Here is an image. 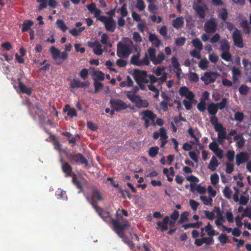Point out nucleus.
Wrapping results in <instances>:
<instances>
[{
	"instance_id": "nucleus-1",
	"label": "nucleus",
	"mask_w": 251,
	"mask_h": 251,
	"mask_svg": "<svg viewBox=\"0 0 251 251\" xmlns=\"http://www.w3.org/2000/svg\"><path fill=\"white\" fill-rule=\"evenodd\" d=\"M115 216L116 219H111V223L113 226V230L122 239V241L129 247L130 249L133 250L135 248V244L132 241L133 236H132L131 233L130 232L129 233L131 236L130 239L123 233L125 230L130 226L127 219L123 218L122 214L118 212L116 213Z\"/></svg>"
},
{
	"instance_id": "nucleus-2",
	"label": "nucleus",
	"mask_w": 251,
	"mask_h": 251,
	"mask_svg": "<svg viewBox=\"0 0 251 251\" xmlns=\"http://www.w3.org/2000/svg\"><path fill=\"white\" fill-rule=\"evenodd\" d=\"M132 75L135 82L139 85V89L142 90H146L147 86L145 84L149 83V80L147 78V72L144 70L134 69Z\"/></svg>"
},
{
	"instance_id": "nucleus-3",
	"label": "nucleus",
	"mask_w": 251,
	"mask_h": 251,
	"mask_svg": "<svg viewBox=\"0 0 251 251\" xmlns=\"http://www.w3.org/2000/svg\"><path fill=\"white\" fill-rule=\"evenodd\" d=\"M129 42L130 44H123L121 42L118 43L117 54L119 57H127L131 53V46L133 43L131 40Z\"/></svg>"
},
{
	"instance_id": "nucleus-4",
	"label": "nucleus",
	"mask_w": 251,
	"mask_h": 251,
	"mask_svg": "<svg viewBox=\"0 0 251 251\" xmlns=\"http://www.w3.org/2000/svg\"><path fill=\"white\" fill-rule=\"evenodd\" d=\"M67 158L72 163L84 165L86 167L89 166L88 161L81 153H70L67 155Z\"/></svg>"
},
{
	"instance_id": "nucleus-5",
	"label": "nucleus",
	"mask_w": 251,
	"mask_h": 251,
	"mask_svg": "<svg viewBox=\"0 0 251 251\" xmlns=\"http://www.w3.org/2000/svg\"><path fill=\"white\" fill-rule=\"evenodd\" d=\"M86 199L89 203L93 207L96 212L98 214L100 218H101L105 222L107 221V219L111 221L112 218H110L109 213L105 212L101 207L99 206L97 201L90 200V198L89 197H87Z\"/></svg>"
},
{
	"instance_id": "nucleus-6",
	"label": "nucleus",
	"mask_w": 251,
	"mask_h": 251,
	"mask_svg": "<svg viewBox=\"0 0 251 251\" xmlns=\"http://www.w3.org/2000/svg\"><path fill=\"white\" fill-rule=\"evenodd\" d=\"M232 37L234 44L237 47L241 49L244 47L242 33L241 30L237 28H235L232 34Z\"/></svg>"
},
{
	"instance_id": "nucleus-7",
	"label": "nucleus",
	"mask_w": 251,
	"mask_h": 251,
	"mask_svg": "<svg viewBox=\"0 0 251 251\" xmlns=\"http://www.w3.org/2000/svg\"><path fill=\"white\" fill-rule=\"evenodd\" d=\"M110 104L111 107L117 112L125 110L128 107L126 103L120 99L111 100Z\"/></svg>"
},
{
	"instance_id": "nucleus-8",
	"label": "nucleus",
	"mask_w": 251,
	"mask_h": 251,
	"mask_svg": "<svg viewBox=\"0 0 251 251\" xmlns=\"http://www.w3.org/2000/svg\"><path fill=\"white\" fill-rule=\"evenodd\" d=\"M219 75L217 72H206L203 76L201 77V79L206 85L213 83L215 81L217 76Z\"/></svg>"
},
{
	"instance_id": "nucleus-9",
	"label": "nucleus",
	"mask_w": 251,
	"mask_h": 251,
	"mask_svg": "<svg viewBox=\"0 0 251 251\" xmlns=\"http://www.w3.org/2000/svg\"><path fill=\"white\" fill-rule=\"evenodd\" d=\"M128 99L133 103L136 105L138 108H147L149 105L148 101L146 100H143L140 96L130 97L128 96Z\"/></svg>"
},
{
	"instance_id": "nucleus-10",
	"label": "nucleus",
	"mask_w": 251,
	"mask_h": 251,
	"mask_svg": "<svg viewBox=\"0 0 251 251\" xmlns=\"http://www.w3.org/2000/svg\"><path fill=\"white\" fill-rule=\"evenodd\" d=\"M205 31L207 33H214L217 28V24L216 22V19L214 18L210 19L206 22L204 25Z\"/></svg>"
},
{
	"instance_id": "nucleus-11",
	"label": "nucleus",
	"mask_w": 251,
	"mask_h": 251,
	"mask_svg": "<svg viewBox=\"0 0 251 251\" xmlns=\"http://www.w3.org/2000/svg\"><path fill=\"white\" fill-rule=\"evenodd\" d=\"M89 85L90 82L89 81L82 82L79 79L75 78H74L71 80L70 83V86L72 89L84 88L88 87Z\"/></svg>"
},
{
	"instance_id": "nucleus-12",
	"label": "nucleus",
	"mask_w": 251,
	"mask_h": 251,
	"mask_svg": "<svg viewBox=\"0 0 251 251\" xmlns=\"http://www.w3.org/2000/svg\"><path fill=\"white\" fill-rule=\"evenodd\" d=\"M249 158V156L247 152H240L236 155V163L237 166H240L241 164L247 162Z\"/></svg>"
},
{
	"instance_id": "nucleus-13",
	"label": "nucleus",
	"mask_w": 251,
	"mask_h": 251,
	"mask_svg": "<svg viewBox=\"0 0 251 251\" xmlns=\"http://www.w3.org/2000/svg\"><path fill=\"white\" fill-rule=\"evenodd\" d=\"M193 8L194 10L196 12L199 18L203 19L205 17V12L207 10V8L206 5L203 6H201L199 4H195L193 5Z\"/></svg>"
},
{
	"instance_id": "nucleus-14",
	"label": "nucleus",
	"mask_w": 251,
	"mask_h": 251,
	"mask_svg": "<svg viewBox=\"0 0 251 251\" xmlns=\"http://www.w3.org/2000/svg\"><path fill=\"white\" fill-rule=\"evenodd\" d=\"M61 169L63 173L65 174V177H69L75 174L73 172L72 167L69 164L68 162H64L61 165Z\"/></svg>"
},
{
	"instance_id": "nucleus-15",
	"label": "nucleus",
	"mask_w": 251,
	"mask_h": 251,
	"mask_svg": "<svg viewBox=\"0 0 251 251\" xmlns=\"http://www.w3.org/2000/svg\"><path fill=\"white\" fill-rule=\"evenodd\" d=\"M116 23L115 20L110 17L104 24V26L106 30L108 31L113 32L116 28Z\"/></svg>"
},
{
	"instance_id": "nucleus-16",
	"label": "nucleus",
	"mask_w": 251,
	"mask_h": 251,
	"mask_svg": "<svg viewBox=\"0 0 251 251\" xmlns=\"http://www.w3.org/2000/svg\"><path fill=\"white\" fill-rule=\"evenodd\" d=\"M142 119H144L145 118H148L151 121L152 124L154 126H156V122H155V119L156 118V115L154 114L152 111L149 110H146L142 112Z\"/></svg>"
},
{
	"instance_id": "nucleus-17",
	"label": "nucleus",
	"mask_w": 251,
	"mask_h": 251,
	"mask_svg": "<svg viewBox=\"0 0 251 251\" xmlns=\"http://www.w3.org/2000/svg\"><path fill=\"white\" fill-rule=\"evenodd\" d=\"M173 26L176 29H180L183 26L184 19L183 17L179 16L173 21Z\"/></svg>"
},
{
	"instance_id": "nucleus-18",
	"label": "nucleus",
	"mask_w": 251,
	"mask_h": 251,
	"mask_svg": "<svg viewBox=\"0 0 251 251\" xmlns=\"http://www.w3.org/2000/svg\"><path fill=\"white\" fill-rule=\"evenodd\" d=\"M149 40L156 48H158L161 44L160 40L158 39L155 34L150 33L149 36Z\"/></svg>"
},
{
	"instance_id": "nucleus-19",
	"label": "nucleus",
	"mask_w": 251,
	"mask_h": 251,
	"mask_svg": "<svg viewBox=\"0 0 251 251\" xmlns=\"http://www.w3.org/2000/svg\"><path fill=\"white\" fill-rule=\"evenodd\" d=\"M218 110L217 104L214 102L209 103L207 107L208 114L211 116L216 115Z\"/></svg>"
},
{
	"instance_id": "nucleus-20",
	"label": "nucleus",
	"mask_w": 251,
	"mask_h": 251,
	"mask_svg": "<svg viewBox=\"0 0 251 251\" xmlns=\"http://www.w3.org/2000/svg\"><path fill=\"white\" fill-rule=\"evenodd\" d=\"M91 201H101L103 200V198L101 196L100 191L96 188H94L92 190V198L90 199Z\"/></svg>"
},
{
	"instance_id": "nucleus-21",
	"label": "nucleus",
	"mask_w": 251,
	"mask_h": 251,
	"mask_svg": "<svg viewBox=\"0 0 251 251\" xmlns=\"http://www.w3.org/2000/svg\"><path fill=\"white\" fill-rule=\"evenodd\" d=\"M34 23L30 20H25L22 24V28L21 31L23 33L25 32L30 29L33 25Z\"/></svg>"
},
{
	"instance_id": "nucleus-22",
	"label": "nucleus",
	"mask_w": 251,
	"mask_h": 251,
	"mask_svg": "<svg viewBox=\"0 0 251 251\" xmlns=\"http://www.w3.org/2000/svg\"><path fill=\"white\" fill-rule=\"evenodd\" d=\"M93 76L94 81H102L104 80V74L101 71H94L93 73Z\"/></svg>"
},
{
	"instance_id": "nucleus-23",
	"label": "nucleus",
	"mask_w": 251,
	"mask_h": 251,
	"mask_svg": "<svg viewBox=\"0 0 251 251\" xmlns=\"http://www.w3.org/2000/svg\"><path fill=\"white\" fill-rule=\"evenodd\" d=\"M240 26L243 29V32L245 34H250L251 32V28L250 27L248 22L247 20L242 21L240 24Z\"/></svg>"
},
{
	"instance_id": "nucleus-24",
	"label": "nucleus",
	"mask_w": 251,
	"mask_h": 251,
	"mask_svg": "<svg viewBox=\"0 0 251 251\" xmlns=\"http://www.w3.org/2000/svg\"><path fill=\"white\" fill-rule=\"evenodd\" d=\"M19 88L20 91L23 93L27 94L28 96H30L32 93V90L30 88L27 87L25 84L22 82H19Z\"/></svg>"
},
{
	"instance_id": "nucleus-25",
	"label": "nucleus",
	"mask_w": 251,
	"mask_h": 251,
	"mask_svg": "<svg viewBox=\"0 0 251 251\" xmlns=\"http://www.w3.org/2000/svg\"><path fill=\"white\" fill-rule=\"evenodd\" d=\"M220 49L223 51H229L230 44L228 41L226 39H222L220 42Z\"/></svg>"
},
{
	"instance_id": "nucleus-26",
	"label": "nucleus",
	"mask_w": 251,
	"mask_h": 251,
	"mask_svg": "<svg viewBox=\"0 0 251 251\" xmlns=\"http://www.w3.org/2000/svg\"><path fill=\"white\" fill-rule=\"evenodd\" d=\"M218 161L217 158L213 156L208 166V168L212 171H214L216 167L219 166Z\"/></svg>"
},
{
	"instance_id": "nucleus-27",
	"label": "nucleus",
	"mask_w": 251,
	"mask_h": 251,
	"mask_svg": "<svg viewBox=\"0 0 251 251\" xmlns=\"http://www.w3.org/2000/svg\"><path fill=\"white\" fill-rule=\"evenodd\" d=\"M50 51L51 54L52 58L54 60L57 61V59H58V58L59 57V56L60 55V50L58 49H57V48H56L55 47L52 46L50 49Z\"/></svg>"
},
{
	"instance_id": "nucleus-28",
	"label": "nucleus",
	"mask_w": 251,
	"mask_h": 251,
	"mask_svg": "<svg viewBox=\"0 0 251 251\" xmlns=\"http://www.w3.org/2000/svg\"><path fill=\"white\" fill-rule=\"evenodd\" d=\"M204 230L207 232V235L209 236H213L219 234L218 232H216L213 228L212 226L209 222L208 223L207 226H205Z\"/></svg>"
},
{
	"instance_id": "nucleus-29",
	"label": "nucleus",
	"mask_w": 251,
	"mask_h": 251,
	"mask_svg": "<svg viewBox=\"0 0 251 251\" xmlns=\"http://www.w3.org/2000/svg\"><path fill=\"white\" fill-rule=\"evenodd\" d=\"M64 112L68 111L67 115L71 117H75L77 116V113L75 109L74 108H71L69 104L65 106V107L63 108Z\"/></svg>"
},
{
	"instance_id": "nucleus-30",
	"label": "nucleus",
	"mask_w": 251,
	"mask_h": 251,
	"mask_svg": "<svg viewBox=\"0 0 251 251\" xmlns=\"http://www.w3.org/2000/svg\"><path fill=\"white\" fill-rule=\"evenodd\" d=\"M140 53L138 52L136 54L133 55L130 58V63L137 66H141L140 62Z\"/></svg>"
},
{
	"instance_id": "nucleus-31",
	"label": "nucleus",
	"mask_w": 251,
	"mask_h": 251,
	"mask_svg": "<svg viewBox=\"0 0 251 251\" xmlns=\"http://www.w3.org/2000/svg\"><path fill=\"white\" fill-rule=\"evenodd\" d=\"M165 59V54L163 52H160L158 53L157 57L155 58L152 62L154 65H159L161 64L163 61Z\"/></svg>"
},
{
	"instance_id": "nucleus-32",
	"label": "nucleus",
	"mask_w": 251,
	"mask_h": 251,
	"mask_svg": "<svg viewBox=\"0 0 251 251\" xmlns=\"http://www.w3.org/2000/svg\"><path fill=\"white\" fill-rule=\"evenodd\" d=\"M225 139H229L228 137H226V128L221 131H220V132H218V141L219 143L222 144L223 143L222 140Z\"/></svg>"
},
{
	"instance_id": "nucleus-33",
	"label": "nucleus",
	"mask_w": 251,
	"mask_h": 251,
	"mask_svg": "<svg viewBox=\"0 0 251 251\" xmlns=\"http://www.w3.org/2000/svg\"><path fill=\"white\" fill-rule=\"evenodd\" d=\"M219 16L223 20L224 22H226L228 17V12L225 7L221 9L219 12Z\"/></svg>"
},
{
	"instance_id": "nucleus-34",
	"label": "nucleus",
	"mask_w": 251,
	"mask_h": 251,
	"mask_svg": "<svg viewBox=\"0 0 251 251\" xmlns=\"http://www.w3.org/2000/svg\"><path fill=\"white\" fill-rule=\"evenodd\" d=\"M192 43L193 46L198 49L199 51H201L202 50L203 45L199 38H196L193 39L192 41Z\"/></svg>"
},
{
	"instance_id": "nucleus-35",
	"label": "nucleus",
	"mask_w": 251,
	"mask_h": 251,
	"mask_svg": "<svg viewBox=\"0 0 251 251\" xmlns=\"http://www.w3.org/2000/svg\"><path fill=\"white\" fill-rule=\"evenodd\" d=\"M148 52L150 59L153 62L154 59L156 57V50L155 49L150 47L148 49Z\"/></svg>"
},
{
	"instance_id": "nucleus-36",
	"label": "nucleus",
	"mask_w": 251,
	"mask_h": 251,
	"mask_svg": "<svg viewBox=\"0 0 251 251\" xmlns=\"http://www.w3.org/2000/svg\"><path fill=\"white\" fill-rule=\"evenodd\" d=\"M200 199L204 205L210 206L212 205L213 200L212 198H207L206 196H201Z\"/></svg>"
},
{
	"instance_id": "nucleus-37",
	"label": "nucleus",
	"mask_w": 251,
	"mask_h": 251,
	"mask_svg": "<svg viewBox=\"0 0 251 251\" xmlns=\"http://www.w3.org/2000/svg\"><path fill=\"white\" fill-rule=\"evenodd\" d=\"M56 24L58 27L60 28L63 32H65L68 29V27L65 24L63 20L59 19L56 22Z\"/></svg>"
},
{
	"instance_id": "nucleus-38",
	"label": "nucleus",
	"mask_w": 251,
	"mask_h": 251,
	"mask_svg": "<svg viewBox=\"0 0 251 251\" xmlns=\"http://www.w3.org/2000/svg\"><path fill=\"white\" fill-rule=\"evenodd\" d=\"M244 113L242 112H236L234 114V118L231 119L232 121L235 120L238 123H241L243 121L244 119Z\"/></svg>"
},
{
	"instance_id": "nucleus-39",
	"label": "nucleus",
	"mask_w": 251,
	"mask_h": 251,
	"mask_svg": "<svg viewBox=\"0 0 251 251\" xmlns=\"http://www.w3.org/2000/svg\"><path fill=\"white\" fill-rule=\"evenodd\" d=\"M221 58L226 61H230L232 59V56L229 51H223L221 55Z\"/></svg>"
},
{
	"instance_id": "nucleus-40",
	"label": "nucleus",
	"mask_w": 251,
	"mask_h": 251,
	"mask_svg": "<svg viewBox=\"0 0 251 251\" xmlns=\"http://www.w3.org/2000/svg\"><path fill=\"white\" fill-rule=\"evenodd\" d=\"M189 80L192 82H197L199 80V75L196 73L189 72Z\"/></svg>"
},
{
	"instance_id": "nucleus-41",
	"label": "nucleus",
	"mask_w": 251,
	"mask_h": 251,
	"mask_svg": "<svg viewBox=\"0 0 251 251\" xmlns=\"http://www.w3.org/2000/svg\"><path fill=\"white\" fill-rule=\"evenodd\" d=\"M189 213L187 211H185L181 214L180 218L178 221V224H181L184 222H187L188 221V216Z\"/></svg>"
},
{
	"instance_id": "nucleus-42",
	"label": "nucleus",
	"mask_w": 251,
	"mask_h": 251,
	"mask_svg": "<svg viewBox=\"0 0 251 251\" xmlns=\"http://www.w3.org/2000/svg\"><path fill=\"white\" fill-rule=\"evenodd\" d=\"M127 4L124 3L120 9H118L117 12L120 13L122 18L126 17L128 14V11L127 10Z\"/></svg>"
},
{
	"instance_id": "nucleus-43",
	"label": "nucleus",
	"mask_w": 251,
	"mask_h": 251,
	"mask_svg": "<svg viewBox=\"0 0 251 251\" xmlns=\"http://www.w3.org/2000/svg\"><path fill=\"white\" fill-rule=\"evenodd\" d=\"M85 29V26L79 27L78 29L74 28L69 30V32L74 36H77L79 35V33L83 31Z\"/></svg>"
},
{
	"instance_id": "nucleus-44",
	"label": "nucleus",
	"mask_w": 251,
	"mask_h": 251,
	"mask_svg": "<svg viewBox=\"0 0 251 251\" xmlns=\"http://www.w3.org/2000/svg\"><path fill=\"white\" fill-rule=\"evenodd\" d=\"M209 62L206 58L201 59L199 62V67L202 70H206L208 66Z\"/></svg>"
},
{
	"instance_id": "nucleus-45",
	"label": "nucleus",
	"mask_w": 251,
	"mask_h": 251,
	"mask_svg": "<svg viewBox=\"0 0 251 251\" xmlns=\"http://www.w3.org/2000/svg\"><path fill=\"white\" fill-rule=\"evenodd\" d=\"M158 147H151L149 151V154L151 157H155L158 153L159 151Z\"/></svg>"
},
{
	"instance_id": "nucleus-46",
	"label": "nucleus",
	"mask_w": 251,
	"mask_h": 251,
	"mask_svg": "<svg viewBox=\"0 0 251 251\" xmlns=\"http://www.w3.org/2000/svg\"><path fill=\"white\" fill-rule=\"evenodd\" d=\"M93 85L95 88V93H98L100 90L102 89L103 87V84L100 81H94Z\"/></svg>"
},
{
	"instance_id": "nucleus-47",
	"label": "nucleus",
	"mask_w": 251,
	"mask_h": 251,
	"mask_svg": "<svg viewBox=\"0 0 251 251\" xmlns=\"http://www.w3.org/2000/svg\"><path fill=\"white\" fill-rule=\"evenodd\" d=\"M223 192L224 197L226 198L227 199H230L231 198V195L232 194V191L228 186H226L225 187Z\"/></svg>"
},
{
	"instance_id": "nucleus-48",
	"label": "nucleus",
	"mask_w": 251,
	"mask_h": 251,
	"mask_svg": "<svg viewBox=\"0 0 251 251\" xmlns=\"http://www.w3.org/2000/svg\"><path fill=\"white\" fill-rule=\"evenodd\" d=\"M139 87L138 86H135L133 87V90L131 91H128L126 93V96L128 98V96L130 97L139 96V95H136V94L139 91Z\"/></svg>"
},
{
	"instance_id": "nucleus-49",
	"label": "nucleus",
	"mask_w": 251,
	"mask_h": 251,
	"mask_svg": "<svg viewBox=\"0 0 251 251\" xmlns=\"http://www.w3.org/2000/svg\"><path fill=\"white\" fill-rule=\"evenodd\" d=\"M197 109L200 112H204L206 109V101L204 100H201V101L197 104Z\"/></svg>"
},
{
	"instance_id": "nucleus-50",
	"label": "nucleus",
	"mask_w": 251,
	"mask_h": 251,
	"mask_svg": "<svg viewBox=\"0 0 251 251\" xmlns=\"http://www.w3.org/2000/svg\"><path fill=\"white\" fill-rule=\"evenodd\" d=\"M150 63V62L148 58V54L147 53H146L143 58L140 59L139 63L141 64V66H142L144 65L149 66Z\"/></svg>"
},
{
	"instance_id": "nucleus-51",
	"label": "nucleus",
	"mask_w": 251,
	"mask_h": 251,
	"mask_svg": "<svg viewBox=\"0 0 251 251\" xmlns=\"http://www.w3.org/2000/svg\"><path fill=\"white\" fill-rule=\"evenodd\" d=\"M136 7L140 11H143L146 7V5L143 0H137Z\"/></svg>"
},
{
	"instance_id": "nucleus-52",
	"label": "nucleus",
	"mask_w": 251,
	"mask_h": 251,
	"mask_svg": "<svg viewBox=\"0 0 251 251\" xmlns=\"http://www.w3.org/2000/svg\"><path fill=\"white\" fill-rule=\"evenodd\" d=\"M249 88L246 85H242L239 88V92L241 95H246L249 91Z\"/></svg>"
},
{
	"instance_id": "nucleus-53",
	"label": "nucleus",
	"mask_w": 251,
	"mask_h": 251,
	"mask_svg": "<svg viewBox=\"0 0 251 251\" xmlns=\"http://www.w3.org/2000/svg\"><path fill=\"white\" fill-rule=\"evenodd\" d=\"M203 243H205L206 245H213L214 243V240L212 236L208 237H202Z\"/></svg>"
},
{
	"instance_id": "nucleus-54",
	"label": "nucleus",
	"mask_w": 251,
	"mask_h": 251,
	"mask_svg": "<svg viewBox=\"0 0 251 251\" xmlns=\"http://www.w3.org/2000/svg\"><path fill=\"white\" fill-rule=\"evenodd\" d=\"M219 177L217 173L211 175L210 176V180L212 185H215L218 182Z\"/></svg>"
},
{
	"instance_id": "nucleus-55",
	"label": "nucleus",
	"mask_w": 251,
	"mask_h": 251,
	"mask_svg": "<svg viewBox=\"0 0 251 251\" xmlns=\"http://www.w3.org/2000/svg\"><path fill=\"white\" fill-rule=\"evenodd\" d=\"M101 47H102V46L100 44V43H98L97 46H96L95 47V48H94V49H93L94 52L96 54L98 55H101L103 53V50H102Z\"/></svg>"
},
{
	"instance_id": "nucleus-56",
	"label": "nucleus",
	"mask_w": 251,
	"mask_h": 251,
	"mask_svg": "<svg viewBox=\"0 0 251 251\" xmlns=\"http://www.w3.org/2000/svg\"><path fill=\"white\" fill-rule=\"evenodd\" d=\"M156 225L158 227H156L157 229H159V227H160V229L162 232H164L168 229V226L167 225L163 224L161 222L158 221L156 223Z\"/></svg>"
},
{
	"instance_id": "nucleus-57",
	"label": "nucleus",
	"mask_w": 251,
	"mask_h": 251,
	"mask_svg": "<svg viewBox=\"0 0 251 251\" xmlns=\"http://www.w3.org/2000/svg\"><path fill=\"white\" fill-rule=\"evenodd\" d=\"M227 102V99L226 98H223L222 99L221 102L219 103H216L217 104V106L218 107V109H220V110H223L226 107V104Z\"/></svg>"
},
{
	"instance_id": "nucleus-58",
	"label": "nucleus",
	"mask_w": 251,
	"mask_h": 251,
	"mask_svg": "<svg viewBox=\"0 0 251 251\" xmlns=\"http://www.w3.org/2000/svg\"><path fill=\"white\" fill-rule=\"evenodd\" d=\"M186 38L184 37L177 38L176 39L175 43L177 46H183L185 43Z\"/></svg>"
},
{
	"instance_id": "nucleus-59",
	"label": "nucleus",
	"mask_w": 251,
	"mask_h": 251,
	"mask_svg": "<svg viewBox=\"0 0 251 251\" xmlns=\"http://www.w3.org/2000/svg\"><path fill=\"white\" fill-rule=\"evenodd\" d=\"M235 156V151L233 150H229L227 152L226 158L229 162L234 161Z\"/></svg>"
},
{
	"instance_id": "nucleus-60",
	"label": "nucleus",
	"mask_w": 251,
	"mask_h": 251,
	"mask_svg": "<svg viewBox=\"0 0 251 251\" xmlns=\"http://www.w3.org/2000/svg\"><path fill=\"white\" fill-rule=\"evenodd\" d=\"M79 75L81 78L83 80H86L88 76V70L86 68L82 69L80 72Z\"/></svg>"
},
{
	"instance_id": "nucleus-61",
	"label": "nucleus",
	"mask_w": 251,
	"mask_h": 251,
	"mask_svg": "<svg viewBox=\"0 0 251 251\" xmlns=\"http://www.w3.org/2000/svg\"><path fill=\"white\" fill-rule=\"evenodd\" d=\"M148 10L151 14H155V11L157 10L158 8L157 5L154 4H150L148 6Z\"/></svg>"
},
{
	"instance_id": "nucleus-62",
	"label": "nucleus",
	"mask_w": 251,
	"mask_h": 251,
	"mask_svg": "<svg viewBox=\"0 0 251 251\" xmlns=\"http://www.w3.org/2000/svg\"><path fill=\"white\" fill-rule=\"evenodd\" d=\"M218 240L222 244L227 243L228 237L226 234H221L218 237Z\"/></svg>"
},
{
	"instance_id": "nucleus-63",
	"label": "nucleus",
	"mask_w": 251,
	"mask_h": 251,
	"mask_svg": "<svg viewBox=\"0 0 251 251\" xmlns=\"http://www.w3.org/2000/svg\"><path fill=\"white\" fill-rule=\"evenodd\" d=\"M189 91V89L186 86H182L179 88V94L181 97L185 96Z\"/></svg>"
},
{
	"instance_id": "nucleus-64",
	"label": "nucleus",
	"mask_w": 251,
	"mask_h": 251,
	"mask_svg": "<svg viewBox=\"0 0 251 251\" xmlns=\"http://www.w3.org/2000/svg\"><path fill=\"white\" fill-rule=\"evenodd\" d=\"M242 217H247L251 219V208L247 207L244 210V213L242 215Z\"/></svg>"
}]
</instances>
